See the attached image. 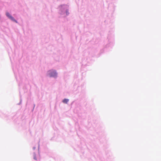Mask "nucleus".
Masks as SVG:
<instances>
[{"label": "nucleus", "instance_id": "nucleus-1", "mask_svg": "<svg viewBox=\"0 0 161 161\" xmlns=\"http://www.w3.org/2000/svg\"><path fill=\"white\" fill-rule=\"evenodd\" d=\"M48 74L50 77H55L57 75V73L55 70H50Z\"/></svg>", "mask_w": 161, "mask_h": 161}, {"label": "nucleus", "instance_id": "nucleus-2", "mask_svg": "<svg viewBox=\"0 0 161 161\" xmlns=\"http://www.w3.org/2000/svg\"><path fill=\"white\" fill-rule=\"evenodd\" d=\"M6 15L11 20H12V21L16 22V23H17V21L16 20L14 19V18L12 17L10 15V14L8 12L7 13H6Z\"/></svg>", "mask_w": 161, "mask_h": 161}, {"label": "nucleus", "instance_id": "nucleus-3", "mask_svg": "<svg viewBox=\"0 0 161 161\" xmlns=\"http://www.w3.org/2000/svg\"><path fill=\"white\" fill-rule=\"evenodd\" d=\"M34 158L35 160H37L40 159V156L39 154L37 153V154L34 153Z\"/></svg>", "mask_w": 161, "mask_h": 161}, {"label": "nucleus", "instance_id": "nucleus-4", "mask_svg": "<svg viewBox=\"0 0 161 161\" xmlns=\"http://www.w3.org/2000/svg\"><path fill=\"white\" fill-rule=\"evenodd\" d=\"M69 99H65L63 101V103H67L69 101Z\"/></svg>", "mask_w": 161, "mask_h": 161}]
</instances>
